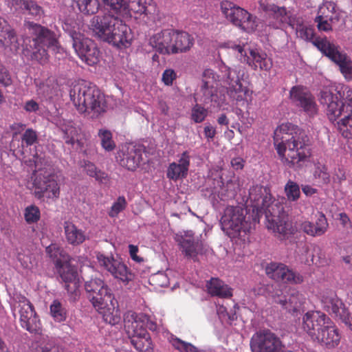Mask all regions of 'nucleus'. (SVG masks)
<instances>
[{
  "label": "nucleus",
  "mask_w": 352,
  "mask_h": 352,
  "mask_svg": "<svg viewBox=\"0 0 352 352\" xmlns=\"http://www.w3.org/2000/svg\"><path fill=\"white\" fill-rule=\"evenodd\" d=\"M308 142L306 132L292 123H283L274 131L276 150L281 162L289 168H300L309 162Z\"/></svg>",
  "instance_id": "1"
},
{
  "label": "nucleus",
  "mask_w": 352,
  "mask_h": 352,
  "mask_svg": "<svg viewBox=\"0 0 352 352\" xmlns=\"http://www.w3.org/2000/svg\"><path fill=\"white\" fill-rule=\"evenodd\" d=\"M249 197L252 202L253 210L258 214L264 212L267 219V228L274 236L283 241L288 239L294 234L296 230L292 226L289 217L285 212H278L276 214L272 212L274 206L273 197L268 187L260 185L252 186L250 189Z\"/></svg>",
  "instance_id": "2"
},
{
  "label": "nucleus",
  "mask_w": 352,
  "mask_h": 352,
  "mask_svg": "<svg viewBox=\"0 0 352 352\" xmlns=\"http://www.w3.org/2000/svg\"><path fill=\"white\" fill-rule=\"evenodd\" d=\"M87 298L102 315L104 321L111 325L118 324L121 317L118 302L111 289L99 278H92L85 283Z\"/></svg>",
  "instance_id": "3"
},
{
  "label": "nucleus",
  "mask_w": 352,
  "mask_h": 352,
  "mask_svg": "<svg viewBox=\"0 0 352 352\" xmlns=\"http://www.w3.org/2000/svg\"><path fill=\"white\" fill-rule=\"evenodd\" d=\"M70 98L77 111L92 119L107 111L105 96L96 86L87 82L75 85L70 91Z\"/></svg>",
  "instance_id": "4"
},
{
  "label": "nucleus",
  "mask_w": 352,
  "mask_h": 352,
  "mask_svg": "<svg viewBox=\"0 0 352 352\" xmlns=\"http://www.w3.org/2000/svg\"><path fill=\"white\" fill-rule=\"evenodd\" d=\"M30 36L23 40V54L31 60L41 64L47 62L48 49H58V41L56 34L41 25L31 23L30 24Z\"/></svg>",
  "instance_id": "5"
},
{
  "label": "nucleus",
  "mask_w": 352,
  "mask_h": 352,
  "mask_svg": "<svg viewBox=\"0 0 352 352\" xmlns=\"http://www.w3.org/2000/svg\"><path fill=\"white\" fill-rule=\"evenodd\" d=\"M91 26L99 38L118 48H126L131 45V29L122 19L113 15L94 16L91 19Z\"/></svg>",
  "instance_id": "6"
},
{
  "label": "nucleus",
  "mask_w": 352,
  "mask_h": 352,
  "mask_svg": "<svg viewBox=\"0 0 352 352\" xmlns=\"http://www.w3.org/2000/svg\"><path fill=\"white\" fill-rule=\"evenodd\" d=\"M46 253L53 261L57 273L67 292L77 295L79 287V276L77 267L72 264V258L56 244H51L46 248Z\"/></svg>",
  "instance_id": "7"
},
{
  "label": "nucleus",
  "mask_w": 352,
  "mask_h": 352,
  "mask_svg": "<svg viewBox=\"0 0 352 352\" xmlns=\"http://www.w3.org/2000/svg\"><path fill=\"white\" fill-rule=\"evenodd\" d=\"M313 44L326 56L339 66L340 72L347 80H352V60L340 47L331 43L327 38H316Z\"/></svg>",
  "instance_id": "8"
},
{
  "label": "nucleus",
  "mask_w": 352,
  "mask_h": 352,
  "mask_svg": "<svg viewBox=\"0 0 352 352\" xmlns=\"http://www.w3.org/2000/svg\"><path fill=\"white\" fill-rule=\"evenodd\" d=\"M148 316L144 314H138L133 311H128L124 316V329L129 337H131V343L142 352H149L148 349L141 346L142 339L146 336V327L148 323Z\"/></svg>",
  "instance_id": "9"
},
{
  "label": "nucleus",
  "mask_w": 352,
  "mask_h": 352,
  "mask_svg": "<svg viewBox=\"0 0 352 352\" xmlns=\"http://www.w3.org/2000/svg\"><path fill=\"white\" fill-rule=\"evenodd\" d=\"M261 289L265 295L272 298L276 303L280 305L283 309L290 313L297 311L300 306V295L294 289L278 284L267 285Z\"/></svg>",
  "instance_id": "10"
},
{
  "label": "nucleus",
  "mask_w": 352,
  "mask_h": 352,
  "mask_svg": "<svg viewBox=\"0 0 352 352\" xmlns=\"http://www.w3.org/2000/svg\"><path fill=\"white\" fill-rule=\"evenodd\" d=\"M220 9L226 19L234 25L245 32H252L256 28L254 17L245 9L230 1H222Z\"/></svg>",
  "instance_id": "11"
},
{
  "label": "nucleus",
  "mask_w": 352,
  "mask_h": 352,
  "mask_svg": "<svg viewBox=\"0 0 352 352\" xmlns=\"http://www.w3.org/2000/svg\"><path fill=\"white\" fill-rule=\"evenodd\" d=\"M245 210L241 206H228L221 218L222 230L230 237H236L241 231L248 229L245 221Z\"/></svg>",
  "instance_id": "12"
},
{
  "label": "nucleus",
  "mask_w": 352,
  "mask_h": 352,
  "mask_svg": "<svg viewBox=\"0 0 352 352\" xmlns=\"http://www.w3.org/2000/svg\"><path fill=\"white\" fill-rule=\"evenodd\" d=\"M221 80L226 85L227 92L230 98L236 101L245 99L248 89L243 87L241 78L244 75V69L241 67L231 69L226 65L221 67Z\"/></svg>",
  "instance_id": "13"
},
{
  "label": "nucleus",
  "mask_w": 352,
  "mask_h": 352,
  "mask_svg": "<svg viewBox=\"0 0 352 352\" xmlns=\"http://www.w3.org/2000/svg\"><path fill=\"white\" fill-rule=\"evenodd\" d=\"M34 194L39 200L57 199L60 196V186L54 175L45 172L36 173L34 170Z\"/></svg>",
  "instance_id": "14"
},
{
  "label": "nucleus",
  "mask_w": 352,
  "mask_h": 352,
  "mask_svg": "<svg viewBox=\"0 0 352 352\" xmlns=\"http://www.w3.org/2000/svg\"><path fill=\"white\" fill-rule=\"evenodd\" d=\"M96 258L99 265L110 273L115 278L120 280L124 284H128L133 280L134 274L121 258H115L112 255H106L101 252L97 253Z\"/></svg>",
  "instance_id": "15"
},
{
  "label": "nucleus",
  "mask_w": 352,
  "mask_h": 352,
  "mask_svg": "<svg viewBox=\"0 0 352 352\" xmlns=\"http://www.w3.org/2000/svg\"><path fill=\"white\" fill-rule=\"evenodd\" d=\"M120 164L129 170H135L141 164H151L153 161V149H146L144 146H133L122 153Z\"/></svg>",
  "instance_id": "16"
},
{
  "label": "nucleus",
  "mask_w": 352,
  "mask_h": 352,
  "mask_svg": "<svg viewBox=\"0 0 352 352\" xmlns=\"http://www.w3.org/2000/svg\"><path fill=\"white\" fill-rule=\"evenodd\" d=\"M330 323V318L320 311H308L302 317V328L314 341Z\"/></svg>",
  "instance_id": "17"
},
{
  "label": "nucleus",
  "mask_w": 352,
  "mask_h": 352,
  "mask_svg": "<svg viewBox=\"0 0 352 352\" xmlns=\"http://www.w3.org/2000/svg\"><path fill=\"white\" fill-rule=\"evenodd\" d=\"M19 320L21 327L30 333H36L40 329V322L34 306L26 298L19 302Z\"/></svg>",
  "instance_id": "18"
},
{
  "label": "nucleus",
  "mask_w": 352,
  "mask_h": 352,
  "mask_svg": "<svg viewBox=\"0 0 352 352\" xmlns=\"http://www.w3.org/2000/svg\"><path fill=\"white\" fill-rule=\"evenodd\" d=\"M266 274L272 279L291 284H300L303 278L280 263H270L265 267Z\"/></svg>",
  "instance_id": "19"
},
{
  "label": "nucleus",
  "mask_w": 352,
  "mask_h": 352,
  "mask_svg": "<svg viewBox=\"0 0 352 352\" xmlns=\"http://www.w3.org/2000/svg\"><path fill=\"white\" fill-rule=\"evenodd\" d=\"M231 48L240 54L241 62L246 63L254 70L259 67L261 70L269 71L272 67L271 59L268 58L265 54H260L256 50H250V56H248L244 46L234 44Z\"/></svg>",
  "instance_id": "20"
},
{
  "label": "nucleus",
  "mask_w": 352,
  "mask_h": 352,
  "mask_svg": "<svg viewBox=\"0 0 352 352\" xmlns=\"http://www.w3.org/2000/svg\"><path fill=\"white\" fill-rule=\"evenodd\" d=\"M324 309L330 314L339 318L351 330L352 322L351 315L342 301L335 294L323 296L322 299Z\"/></svg>",
  "instance_id": "21"
},
{
  "label": "nucleus",
  "mask_w": 352,
  "mask_h": 352,
  "mask_svg": "<svg viewBox=\"0 0 352 352\" xmlns=\"http://www.w3.org/2000/svg\"><path fill=\"white\" fill-rule=\"evenodd\" d=\"M290 99L296 106L301 107L307 114L313 116L316 113L314 99L303 87H293L290 90Z\"/></svg>",
  "instance_id": "22"
},
{
  "label": "nucleus",
  "mask_w": 352,
  "mask_h": 352,
  "mask_svg": "<svg viewBox=\"0 0 352 352\" xmlns=\"http://www.w3.org/2000/svg\"><path fill=\"white\" fill-rule=\"evenodd\" d=\"M182 252L188 258L196 260L198 254H203L204 251V244L198 237L195 238L192 230L185 232L184 235L182 236L180 241Z\"/></svg>",
  "instance_id": "23"
},
{
  "label": "nucleus",
  "mask_w": 352,
  "mask_h": 352,
  "mask_svg": "<svg viewBox=\"0 0 352 352\" xmlns=\"http://www.w3.org/2000/svg\"><path fill=\"white\" fill-rule=\"evenodd\" d=\"M320 101L321 104L327 106V116L331 122L336 121L342 115L344 110V102L338 103V97L334 95L329 90H323L321 91Z\"/></svg>",
  "instance_id": "24"
},
{
  "label": "nucleus",
  "mask_w": 352,
  "mask_h": 352,
  "mask_svg": "<svg viewBox=\"0 0 352 352\" xmlns=\"http://www.w3.org/2000/svg\"><path fill=\"white\" fill-rule=\"evenodd\" d=\"M340 338L341 336L338 329L330 319V323L328 324V327H325L320 334H318L317 338L314 341L328 349H333L339 344Z\"/></svg>",
  "instance_id": "25"
},
{
  "label": "nucleus",
  "mask_w": 352,
  "mask_h": 352,
  "mask_svg": "<svg viewBox=\"0 0 352 352\" xmlns=\"http://www.w3.org/2000/svg\"><path fill=\"white\" fill-rule=\"evenodd\" d=\"M0 43L6 47H10L12 51H17L20 45L15 32L1 17H0Z\"/></svg>",
  "instance_id": "26"
},
{
  "label": "nucleus",
  "mask_w": 352,
  "mask_h": 352,
  "mask_svg": "<svg viewBox=\"0 0 352 352\" xmlns=\"http://www.w3.org/2000/svg\"><path fill=\"white\" fill-rule=\"evenodd\" d=\"M174 30L165 29L155 34V52L162 54L170 55L173 49Z\"/></svg>",
  "instance_id": "27"
},
{
  "label": "nucleus",
  "mask_w": 352,
  "mask_h": 352,
  "mask_svg": "<svg viewBox=\"0 0 352 352\" xmlns=\"http://www.w3.org/2000/svg\"><path fill=\"white\" fill-rule=\"evenodd\" d=\"M263 9L269 16L275 20L274 26L278 28L284 23H290V12L285 7H279L274 4L263 5Z\"/></svg>",
  "instance_id": "28"
},
{
  "label": "nucleus",
  "mask_w": 352,
  "mask_h": 352,
  "mask_svg": "<svg viewBox=\"0 0 352 352\" xmlns=\"http://www.w3.org/2000/svg\"><path fill=\"white\" fill-rule=\"evenodd\" d=\"M190 165L189 156L186 152L182 153L179 163H171L167 170V177L170 179L177 180L186 177Z\"/></svg>",
  "instance_id": "29"
},
{
  "label": "nucleus",
  "mask_w": 352,
  "mask_h": 352,
  "mask_svg": "<svg viewBox=\"0 0 352 352\" xmlns=\"http://www.w3.org/2000/svg\"><path fill=\"white\" fill-rule=\"evenodd\" d=\"M195 43L194 38L186 32H175L172 54L188 52Z\"/></svg>",
  "instance_id": "30"
},
{
  "label": "nucleus",
  "mask_w": 352,
  "mask_h": 352,
  "mask_svg": "<svg viewBox=\"0 0 352 352\" xmlns=\"http://www.w3.org/2000/svg\"><path fill=\"white\" fill-rule=\"evenodd\" d=\"M64 232L67 243L73 246L79 245L87 239L85 231L69 221L64 223Z\"/></svg>",
  "instance_id": "31"
},
{
  "label": "nucleus",
  "mask_w": 352,
  "mask_h": 352,
  "mask_svg": "<svg viewBox=\"0 0 352 352\" xmlns=\"http://www.w3.org/2000/svg\"><path fill=\"white\" fill-rule=\"evenodd\" d=\"M208 292L212 296L221 298L232 296V289L219 278H211L206 284Z\"/></svg>",
  "instance_id": "32"
},
{
  "label": "nucleus",
  "mask_w": 352,
  "mask_h": 352,
  "mask_svg": "<svg viewBox=\"0 0 352 352\" xmlns=\"http://www.w3.org/2000/svg\"><path fill=\"white\" fill-rule=\"evenodd\" d=\"M59 129L62 131L63 138L67 144L74 145L77 140L78 130L75 127L73 122L63 120L59 124Z\"/></svg>",
  "instance_id": "33"
},
{
  "label": "nucleus",
  "mask_w": 352,
  "mask_h": 352,
  "mask_svg": "<svg viewBox=\"0 0 352 352\" xmlns=\"http://www.w3.org/2000/svg\"><path fill=\"white\" fill-rule=\"evenodd\" d=\"M217 90L215 86L201 84L199 91L196 94L195 99L196 102L208 104L212 102L217 96Z\"/></svg>",
  "instance_id": "34"
},
{
  "label": "nucleus",
  "mask_w": 352,
  "mask_h": 352,
  "mask_svg": "<svg viewBox=\"0 0 352 352\" xmlns=\"http://www.w3.org/2000/svg\"><path fill=\"white\" fill-rule=\"evenodd\" d=\"M318 15L322 19H329L331 22L340 20V14L337 12L336 4L333 1H325L319 8Z\"/></svg>",
  "instance_id": "35"
},
{
  "label": "nucleus",
  "mask_w": 352,
  "mask_h": 352,
  "mask_svg": "<svg viewBox=\"0 0 352 352\" xmlns=\"http://www.w3.org/2000/svg\"><path fill=\"white\" fill-rule=\"evenodd\" d=\"M85 47L88 48L85 57H79L88 65H94L99 61V50L96 44L91 39H85Z\"/></svg>",
  "instance_id": "36"
},
{
  "label": "nucleus",
  "mask_w": 352,
  "mask_h": 352,
  "mask_svg": "<svg viewBox=\"0 0 352 352\" xmlns=\"http://www.w3.org/2000/svg\"><path fill=\"white\" fill-rule=\"evenodd\" d=\"M71 38L72 39V45L79 57H85L86 52L88 48L85 47V39H89L88 38L85 37L83 34L80 32H77L74 31L70 33Z\"/></svg>",
  "instance_id": "37"
},
{
  "label": "nucleus",
  "mask_w": 352,
  "mask_h": 352,
  "mask_svg": "<svg viewBox=\"0 0 352 352\" xmlns=\"http://www.w3.org/2000/svg\"><path fill=\"white\" fill-rule=\"evenodd\" d=\"M50 314L54 321L64 322L67 319V311L58 300H54L50 307Z\"/></svg>",
  "instance_id": "38"
},
{
  "label": "nucleus",
  "mask_w": 352,
  "mask_h": 352,
  "mask_svg": "<svg viewBox=\"0 0 352 352\" xmlns=\"http://www.w3.org/2000/svg\"><path fill=\"white\" fill-rule=\"evenodd\" d=\"M98 136L103 149L108 152L115 149L116 144L113 139V134L111 131L106 129H99Z\"/></svg>",
  "instance_id": "39"
},
{
  "label": "nucleus",
  "mask_w": 352,
  "mask_h": 352,
  "mask_svg": "<svg viewBox=\"0 0 352 352\" xmlns=\"http://www.w3.org/2000/svg\"><path fill=\"white\" fill-rule=\"evenodd\" d=\"M80 11L85 14H94L98 12V0H74Z\"/></svg>",
  "instance_id": "40"
},
{
  "label": "nucleus",
  "mask_w": 352,
  "mask_h": 352,
  "mask_svg": "<svg viewBox=\"0 0 352 352\" xmlns=\"http://www.w3.org/2000/svg\"><path fill=\"white\" fill-rule=\"evenodd\" d=\"M85 170L88 175L94 177L100 183H105L107 180V175L98 170L96 166L90 162H85Z\"/></svg>",
  "instance_id": "41"
},
{
  "label": "nucleus",
  "mask_w": 352,
  "mask_h": 352,
  "mask_svg": "<svg viewBox=\"0 0 352 352\" xmlns=\"http://www.w3.org/2000/svg\"><path fill=\"white\" fill-rule=\"evenodd\" d=\"M126 198L124 196H119L108 210V214L111 218L117 217L121 212L126 209Z\"/></svg>",
  "instance_id": "42"
},
{
  "label": "nucleus",
  "mask_w": 352,
  "mask_h": 352,
  "mask_svg": "<svg viewBox=\"0 0 352 352\" xmlns=\"http://www.w3.org/2000/svg\"><path fill=\"white\" fill-rule=\"evenodd\" d=\"M285 192L289 201H297L300 195V187L297 183L289 180L285 186Z\"/></svg>",
  "instance_id": "43"
},
{
  "label": "nucleus",
  "mask_w": 352,
  "mask_h": 352,
  "mask_svg": "<svg viewBox=\"0 0 352 352\" xmlns=\"http://www.w3.org/2000/svg\"><path fill=\"white\" fill-rule=\"evenodd\" d=\"M171 344L175 349L181 352H201L195 346L178 338H172Z\"/></svg>",
  "instance_id": "44"
},
{
  "label": "nucleus",
  "mask_w": 352,
  "mask_h": 352,
  "mask_svg": "<svg viewBox=\"0 0 352 352\" xmlns=\"http://www.w3.org/2000/svg\"><path fill=\"white\" fill-rule=\"evenodd\" d=\"M41 217V212L38 207L35 205H31L25 208L24 211V218L29 224L36 223Z\"/></svg>",
  "instance_id": "45"
},
{
  "label": "nucleus",
  "mask_w": 352,
  "mask_h": 352,
  "mask_svg": "<svg viewBox=\"0 0 352 352\" xmlns=\"http://www.w3.org/2000/svg\"><path fill=\"white\" fill-rule=\"evenodd\" d=\"M328 228L329 223L325 215L322 212H320L318 214L316 223L314 224L315 234H316L317 236H322L327 232Z\"/></svg>",
  "instance_id": "46"
},
{
  "label": "nucleus",
  "mask_w": 352,
  "mask_h": 352,
  "mask_svg": "<svg viewBox=\"0 0 352 352\" xmlns=\"http://www.w3.org/2000/svg\"><path fill=\"white\" fill-rule=\"evenodd\" d=\"M338 129L342 133V135L348 137L352 130V118L347 113L340 121L337 122Z\"/></svg>",
  "instance_id": "47"
},
{
  "label": "nucleus",
  "mask_w": 352,
  "mask_h": 352,
  "mask_svg": "<svg viewBox=\"0 0 352 352\" xmlns=\"http://www.w3.org/2000/svg\"><path fill=\"white\" fill-rule=\"evenodd\" d=\"M123 8L135 13L142 14L146 11L145 1H143V0H129Z\"/></svg>",
  "instance_id": "48"
},
{
  "label": "nucleus",
  "mask_w": 352,
  "mask_h": 352,
  "mask_svg": "<svg viewBox=\"0 0 352 352\" xmlns=\"http://www.w3.org/2000/svg\"><path fill=\"white\" fill-rule=\"evenodd\" d=\"M24 10H26L29 14L36 19H41L44 15L43 8L32 0H29L28 2L26 3Z\"/></svg>",
  "instance_id": "49"
},
{
  "label": "nucleus",
  "mask_w": 352,
  "mask_h": 352,
  "mask_svg": "<svg viewBox=\"0 0 352 352\" xmlns=\"http://www.w3.org/2000/svg\"><path fill=\"white\" fill-rule=\"evenodd\" d=\"M208 113L207 110L199 104H196L191 111V118L196 123H200L204 120Z\"/></svg>",
  "instance_id": "50"
},
{
  "label": "nucleus",
  "mask_w": 352,
  "mask_h": 352,
  "mask_svg": "<svg viewBox=\"0 0 352 352\" xmlns=\"http://www.w3.org/2000/svg\"><path fill=\"white\" fill-rule=\"evenodd\" d=\"M21 140L26 146H30L38 142V134L32 129H28L22 135Z\"/></svg>",
  "instance_id": "51"
},
{
  "label": "nucleus",
  "mask_w": 352,
  "mask_h": 352,
  "mask_svg": "<svg viewBox=\"0 0 352 352\" xmlns=\"http://www.w3.org/2000/svg\"><path fill=\"white\" fill-rule=\"evenodd\" d=\"M36 93L43 98H51L53 94V87L47 82L36 83Z\"/></svg>",
  "instance_id": "52"
},
{
  "label": "nucleus",
  "mask_w": 352,
  "mask_h": 352,
  "mask_svg": "<svg viewBox=\"0 0 352 352\" xmlns=\"http://www.w3.org/2000/svg\"><path fill=\"white\" fill-rule=\"evenodd\" d=\"M218 78L212 69H206L202 74L201 84L215 86Z\"/></svg>",
  "instance_id": "53"
},
{
  "label": "nucleus",
  "mask_w": 352,
  "mask_h": 352,
  "mask_svg": "<svg viewBox=\"0 0 352 352\" xmlns=\"http://www.w3.org/2000/svg\"><path fill=\"white\" fill-rule=\"evenodd\" d=\"M338 94L344 100V104H347L348 106L352 107V89L348 86H344L341 90L338 91Z\"/></svg>",
  "instance_id": "54"
},
{
  "label": "nucleus",
  "mask_w": 352,
  "mask_h": 352,
  "mask_svg": "<svg viewBox=\"0 0 352 352\" xmlns=\"http://www.w3.org/2000/svg\"><path fill=\"white\" fill-rule=\"evenodd\" d=\"M297 34L304 40L311 41L314 39V32L311 28L300 25L297 28Z\"/></svg>",
  "instance_id": "55"
},
{
  "label": "nucleus",
  "mask_w": 352,
  "mask_h": 352,
  "mask_svg": "<svg viewBox=\"0 0 352 352\" xmlns=\"http://www.w3.org/2000/svg\"><path fill=\"white\" fill-rule=\"evenodd\" d=\"M177 74L172 69H166L162 74V80L164 85L170 86L173 85V81L176 79Z\"/></svg>",
  "instance_id": "56"
},
{
  "label": "nucleus",
  "mask_w": 352,
  "mask_h": 352,
  "mask_svg": "<svg viewBox=\"0 0 352 352\" xmlns=\"http://www.w3.org/2000/svg\"><path fill=\"white\" fill-rule=\"evenodd\" d=\"M104 6L111 10L118 11L125 6V0H102Z\"/></svg>",
  "instance_id": "57"
},
{
  "label": "nucleus",
  "mask_w": 352,
  "mask_h": 352,
  "mask_svg": "<svg viewBox=\"0 0 352 352\" xmlns=\"http://www.w3.org/2000/svg\"><path fill=\"white\" fill-rule=\"evenodd\" d=\"M329 19H322L318 15L315 19V22L318 23L317 27L319 30L328 32L332 30Z\"/></svg>",
  "instance_id": "58"
},
{
  "label": "nucleus",
  "mask_w": 352,
  "mask_h": 352,
  "mask_svg": "<svg viewBox=\"0 0 352 352\" xmlns=\"http://www.w3.org/2000/svg\"><path fill=\"white\" fill-rule=\"evenodd\" d=\"M155 283H157L160 287H166L169 284V279L166 274L162 272H157L155 273Z\"/></svg>",
  "instance_id": "59"
},
{
  "label": "nucleus",
  "mask_w": 352,
  "mask_h": 352,
  "mask_svg": "<svg viewBox=\"0 0 352 352\" xmlns=\"http://www.w3.org/2000/svg\"><path fill=\"white\" fill-rule=\"evenodd\" d=\"M0 83L5 87L12 84V80L5 67H0Z\"/></svg>",
  "instance_id": "60"
},
{
  "label": "nucleus",
  "mask_w": 352,
  "mask_h": 352,
  "mask_svg": "<svg viewBox=\"0 0 352 352\" xmlns=\"http://www.w3.org/2000/svg\"><path fill=\"white\" fill-rule=\"evenodd\" d=\"M0 83L5 87L12 84V80L5 67H0Z\"/></svg>",
  "instance_id": "61"
},
{
  "label": "nucleus",
  "mask_w": 352,
  "mask_h": 352,
  "mask_svg": "<svg viewBox=\"0 0 352 352\" xmlns=\"http://www.w3.org/2000/svg\"><path fill=\"white\" fill-rule=\"evenodd\" d=\"M300 228L308 235L311 236H317L315 234V229L314 228V224L310 221H304L300 225Z\"/></svg>",
  "instance_id": "62"
},
{
  "label": "nucleus",
  "mask_w": 352,
  "mask_h": 352,
  "mask_svg": "<svg viewBox=\"0 0 352 352\" xmlns=\"http://www.w3.org/2000/svg\"><path fill=\"white\" fill-rule=\"evenodd\" d=\"M129 249L130 256L132 258V260L137 263H141L143 261V258L137 255V253L138 252V246L131 244L129 245Z\"/></svg>",
  "instance_id": "63"
},
{
  "label": "nucleus",
  "mask_w": 352,
  "mask_h": 352,
  "mask_svg": "<svg viewBox=\"0 0 352 352\" xmlns=\"http://www.w3.org/2000/svg\"><path fill=\"white\" fill-rule=\"evenodd\" d=\"M39 109L38 104L34 100H28L24 105V109L28 112H36Z\"/></svg>",
  "instance_id": "64"
}]
</instances>
